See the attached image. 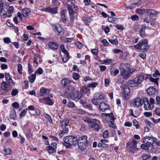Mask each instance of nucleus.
Here are the masks:
<instances>
[{
	"instance_id": "obj_1",
	"label": "nucleus",
	"mask_w": 160,
	"mask_h": 160,
	"mask_svg": "<svg viewBox=\"0 0 160 160\" xmlns=\"http://www.w3.org/2000/svg\"><path fill=\"white\" fill-rule=\"evenodd\" d=\"M78 143V138L76 136H69L64 138V145L67 148H70L72 145L75 146Z\"/></svg>"
},
{
	"instance_id": "obj_2",
	"label": "nucleus",
	"mask_w": 160,
	"mask_h": 160,
	"mask_svg": "<svg viewBox=\"0 0 160 160\" xmlns=\"http://www.w3.org/2000/svg\"><path fill=\"white\" fill-rule=\"evenodd\" d=\"M121 75L124 79H127L128 78V72L130 68V64L126 63H122L119 67Z\"/></svg>"
},
{
	"instance_id": "obj_3",
	"label": "nucleus",
	"mask_w": 160,
	"mask_h": 160,
	"mask_svg": "<svg viewBox=\"0 0 160 160\" xmlns=\"http://www.w3.org/2000/svg\"><path fill=\"white\" fill-rule=\"evenodd\" d=\"M87 138L88 137L86 136H83L79 139H78V147L82 151L85 150L88 145Z\"/></svg>"
},
{
	"instance_id": "obj_4",
	"label": "nucleus",
	"mask_w": 160,
	"mask_h": 160,
	"mask_svg": "<svg viewBox=\"0 0 160 160\" xmlns=\"http://www.w3.org/2000/svg\"><path fill=\"white\" fill-rule=\"evenodd\" d=\"M136 49H140L143 52H145L149 48L148 42L146 39H143L140 41L138 43L134 45Z\"/></svg>"
},
{
	"instance_id": "obj_5",
	"label": "nucleus",
	"mask_w": 160,
	"mask_h": 160,
	"mask_svg": "<svg viewBox=\"0 0 160 160\" xmlns=\"http://www.w3.org/2000/svg\"><path fill=\"white\" fill-rule=\"evenodd\" d=\"M138 142L134 139H132L131 142L127 144V147L130 152L134 153L138 150L137 148Z\"/></svg>"
},
{
	"instance_id": "obj_6",
	"label": "nucleus",
	"mask_w": 160,
	"mask_h": 160,
	"mask_svg": "<svg viewBox=\"0 0 160 160\" xmlns=\"http://www.w3.org/2000/svg\"><path fill=\"white\" fill-rule=\"evenodd\" d=\"M89 126L97 131H98L102 128L101 122L97 119H92L90 122Z\"/></svg>"
},
{
	"instance_id": "obj_7",
	"label": "nucleus",
	"mask_w": 160,
	"mask_h": 160,
	"mask_svg": "<svg viewBox=\"0 0 160 160\" xmlns=\"http://www.w3.org/2000/svg\"><path fill=\"white\" fill-rule=\"evenodd\" d=\"M62 52L63 53L64 55L62 56V58L63 62H66L69 58V55L68 51L65 48L64 46L62 45L60 46Z\"/></svg>"
},
{
	"instance_id": "obj_8",
	"label": "nucleus",
	"mask_w": 160,
	"mask_h": 160,
	"mask_svg": "<svg viewBox=\"0 0 160 160\" xmlns=\"http://www.w3.org/2000/svg\"><path fill=\"white\" fill-rule=\"evenodd\" d=\"M70 2L71 4V5L68 3L67 4V7L69 15H73L75 13H77L78 7L74 5H72V2Z\"/></svg>"
},
{
	"instance_id": "obj_9",
	"label": "nucleus",
	"mask_w": 160,
	"mask_h": 160,
	"mask_svg": "<svg viewBox=\"0 0 160 160\" xmlns=\"http://www.w3.org/2000/svg\"><path fill=\"white\" fill-rule=\"evenodd\" d=\"M121 88L123 90V95L125 98L128 99L130 92L128 87L126 85H123L121 86Z\"/></svg>"
},
{
	"instance_id": "obj_10",
	"label": "nucleus",
	"mask_w": 160,
	"mask_h": 160,
	"mask_svg": "<svg viewBox=\"0 0 160 160\" xmlns=\"http://www.w3.org/2000/svg\"><path fill=\"white\" fill-rule=\"evenodd\" d=\"M75 88L72 86L68 87L65 90V96L66 98H69L71 97L72 94V92L75 90Z\"/></svg>"
},
{
	"instance_id": "obj_11",
	"label": "nucleus",
	"mask_w": 160,
	"mask_h": 160,
	"mask_svg": "<svg viewBox=\"0 0 160 160\" xmlns=\"http://www.w3.org/2000/svg\"><path fill=\"white\" fill-rule=\"evenodd\" d=\"M142 102L143 104L144 103V107L145 110H148L149 109H152L153 108V106H152L150 104L147 98H143Z\"/></svg>"
},
{
	"instance_id": "obj_12",
	"label": "nucleus",
	"mask_w": 160,
	"mask_h": 160,
	"mask_svg": "<svg viewBox=\"0 0 160 160\" xmlns=\"http://www.w3.org/2000/svg\"><path fill=\"white\" fill-rule=\"evenodd\" d=\"M58 8L54 7L53 8L47 7L46 8H43L42 11L43 12H49L52 14H55L58 13Z\"/></svg>"
},
{
	"instance_id": "obj_13",
	"label": "nucleus",
	"mask_w": 160,
	"mask_h": 160,
	"mask_svg": "<svg viewBox=\"0 0 160 160\" xmlns=\"http://www.w3.org/2000/svg\"><path fill=\"white\" fill-rule=\"evenodd\" d=\"M50 90L48 89L44 88H42L40 89V92L41 96H50L52 98V95L50 94L49 93Z\"/></svg>"
},
{
	"instance_id": "obj_14",
	"label": "nucleus",
	"mask_w": 160,
	"mask_h": 160,
	"mask_svg": "<svg viewBox=\"0 0 160 160\" xmlns=\"http://www.w3.org/2000/svg\"><path fill=\"white\" fill-rule=\"evenodd\" d=\"M109 108L108 105L104 102H101L98 107V110L102 112H105L106 110H108Z\"/></svg>"
},
{
	"instance_id": "obj_15",
	"label": "nucleus",
	"mask_w": 160,
	"mask_h": 160,
	"mask_svg": "<svg viewBox=\"0 0 160 160\" xmlns=\"http://www.w3.org/2000/svg\"><path fill=\"white\" fill-rule=\"evenodd\" d=\"M132 102L133 106L135 107H138L140 105H142L143 104L142 99L139 98H137L133 100Z\"/></svg>"
},
{
	"instance_id": "obj_16",
	"label": "nucleus",
	"mask_w": 160,
	"mask_h": 160,
	"mask_svg": "<svg viewBox=\"0 0 160 160\" xmlns=\"http://www.w3.org/2000/svg\"><path fill=\"white\" fill-rule=\"evenodd\" d=\"M82 97V94H80L79 91H77L73 94H72L71 95V97H70L69 98H71L72 100L77 101L79 100Z\"/></svg>"
},
{
	"instance_id": "obj_17",
	"label": "nucleus",
	"mask_w": 160,
	"mask_h": 160,
	"mask_svg": "<svg viewBox=\"0 0 160 160\" xmlns=\"http://www.w3.org/2000/svg\"><path fill=\"white\" fill-rule=\"evenodd\" d=\"M143 143L140 146L141 148L142 149L148 150L151 146L148 143V141H146V139H144Z\"/></svg>"
},
{
	"instance_id": "obj_18",
	"label": "nucleus",
	"mask_w": 160,
	"mask_h": 160,
	"mask_svg": "<svg viewBox=\"0 0 160 160\" xmlns=\"http://www.w3.org/2000/svg\"><path fill=\"white\" fill-rule=\"evenodd\" d=\"M146 29V26L144 25H142L141 28H140L139 32L140 36L143 38L145 37L146 33L145 30Z\"/></svg>"
},
{
	"instance_id": "obj_19",
	"label": "nucleus",
	"mask_w": 160,
	"mask_h": 160,
	"mask_svg": "<svg viewBox=\"0 0 160 160\" xmlns=\"http://www.w3.org/2000/svg\"><path fill=\"white\" fill-rule=\"evenodd\" d=\"M53 27L54 31L57 32L59 34L61 33L63 31V28L59 24L54 25Z\"/></svg>"
},
{
	"instance_id": "obj_20",
	"label": "nucleus",
	"mask_w": 160,
	"mask_h": 160,
	"mask_svg": "<svg viewBox=\"0 0 160 160\" xmlns=\"http://www.w3.org/2000/svg\"><path fill=\"white\" fill-rule=\"evenodd\" d=\"M156 92V89L153 87H149L147 89V92L149 95L154 94Z\"/></svg>"
},
{
	"instance_id": "obj_21",
	"label": "nucleus",
	"mask_w": 160,
	"mask_h": 160,
	"mask_svg": "<svg viewBox=\"0 0 160 160\" xmlns=\"http://www.w3.org/2000/svg\"><path fill=\"white\" fill-rule=\"evenodd\" d=\"M48 46L50 49L52 50H56L58 47V44L53 42H50L49 43Z\"/></svg>"
},
{
	"instance_id": "obj_22",
	"label": "nucleus",
	"mask_w": 160,
	"mask_h": 160,
	"mask_svg": "<svg viewBox=\"0 0 160 160\" xmlns=\"http://www.w3.org/2000/svg\"><path fill=\"white\" fill-rule=\"evenodd\" d=\"M69 122V120L68 118H65L61 121V127L62 128L64 127H67Z\"/></svg>"
},
{
	"instance_id": "obj_23",
	"label": "nucleus",
	"mask_w": 160,
	"mask_h": 160,
	"mask_svg": "<svg viewBox=\"0 0 160 160\" xmlns=\"http://www.w3.org/2000/svg\"><path fill=\"white\" fill-rule=\"evenodd\" d=\"M144 78V76L142 74L139 75L138 77L135 78L136 81H137L138 85L141 83Z\"/></svg>"
},
{
	"instance_id": "obj_24",
	"label": "nucleus",
	"mask_w": 160,
	"mask_h": 160,
	"mask_svg": "<svg viewBox=\"0 0 160 160\" xmlns=\"http://www.w3.org/2000/svg\"><path fill=\"white\" fill-rule=\"evenodd\" d=\"M30 10L27 8L23 9L22 10V14L24 17L28 16L30 12Z\"/></svg>"
},
{
	"instance_id": "obj_25",
	"label": "nucleus",
	"mask_w": 160,
	"mask_h": 160,
	"mask_svg": "<svg viewBox=\"0 0 160 160\" xmlns=\"http://www.w3.org/2000/svg\"><path fill=\"white\" fill-rule=\"evenodd\" d=\"M128 84L129 86L131 87H136L139 85L135 78L133 80L129 81Z\"/></svg>"
},
{
	"instance_id": "obj_26",
	"label": "nucleus",
	"mask_w": 160,
	"mask_h": 160,
	"mask_svg": "<svg viewBox=\"0 0 160 160\" xmlns=\"http://www.w3.org/2000/svg\"><path fill=\"white\" fill-rule=\"evenodd\" d=\"M128 84L129 86L131 87H136L139 85L135 78L133 80L129 81Z\"/></svg>"
},
{
	"instance_id": "obj_27",
	"label": "nucleus",
	"mask_w": 160,
	"mask_h": 160,
	"mask_svg": "<svg viewBox=\"0 0 160 160\" xmlns=\"http://www.w3.org/2000/svg\"><path fill=\"white\" fill-rule=\"evenodd\" d=\"M46 150L50 154H52L56 152V150L52 148V146H49L46 147Z\"/></svg>"
},
{
	"instance_id": "obj_28",
	"label": "nucleus",
	"mask_w": 160,
	"mask_h": 160,
	"mask_svg": "<svg viewBox=\"0 0 160 160\" xmlns=\"http://www.w3.org/2000/svg\"><path fill=\"white\" fill-rule=\"evenodd\" d=\"M66 11L64 10L62 11L61 13L62 20L64 23H65L67 21L66 16Z\"/></svg>"
},
{
	"instance_id": "obj_29",
	"label": "nucleus",
	"mask_w": 160,
	"mask_h": 160,
	"mask_svg": "<svg viewBox=\"0 0 160 160\" xmlns=\"http://www.w3.org/2000/svg\"><path fill=\"white\" fill-rule=\"evenodd\" d=\"M43 100L45 101L47 104L49 105H52L53 104V102L49 97L43 98Z\"/></svg>"
},
{
	"instance_id": "obj_30",
	"label": "nucleus",
	"mask_w": 160,
	"mask_h": 160,
	"mask_svg": "<svg viewBox=\"0 0 160 160\" xmlns=\"http://www.w3.org/2000/svg\"><path fill=\"white\" fill-rule=\"evenodd\" d=\"M110 74L112 75L116 76L119 72L118 70L115 68H111L110 69Z\"/></svg>"
},
{
	"instance_id": "obj_31",
	"label": "nucleus",
	"mask_w": 160,
	"mask_h": 160,
	"mask_svg": "<svg viewBox=\"0 0 160 160\" xmlns=\"http://www.w3.org/2000/svg\"><path fill=\"white\" fill-rule=\"evenodd\" d=\"M114 60L111 59H104L102 61V63L105 64L111 65L113 62Z\"/></svg>"
},
{
	"instance_id": "obj_32",
	"label": "nucleus",
	"mask_w": 160,
	"mask_h": 160,
	"mask_svg": "<svg viewBox=\"0 0 160 160\" xmlns=\"http://www.w3.org/2000/svg\"><path fill=\"white\" fill-rule=\"evenodd\" d=\"M1 88L2 89L6 91L8 88V85L6 82L3 81L1 82Z\"/></svg>"
},
{
	"instance_id": "obj_33",
	"label": "nucleus",
	"mask_w": 160,
	"mask_h": 160,
	"mask_svg": "<svg viewBox=\"0 0 160 160\" xmlns=\"http://www.w3.org/2000/svg\"><path fill=\"white\" fill-rule=\"evenodd\" d=\"M154 137H148L145 139H146V141H148L149 144L151 146L155 142V139L154 138Z\"/></svg>"
},
{
	"instance_id": "obj_34",
	"label": "nucleus",
	"mask_w": 160,
	"mask_h": 160,
	"mask_svg": "<svg viewBox=\"0 0 160 160\" xmlns=\"http://www.w3.org/2000/svg\"><path fill=\"white\" fill-rule=\"evenodd\" d=\"M95 98L97 100L104 99V95L103 93H98L95 94Z\"/></svg>"
},
{
	"instance_id": "obj_35",
	"label": "nucleus",
	"mask_w": 160,
	"mask_h": 160,
	"mask_svg": "<svg viewBox=\"0 0 160 160\" xmlns=\"http://www.w3.org/2000/svg\"><path fill=\"white\" fill-rule=\"evenodd\" d=\"M70 82V81L67 78L63 79L62 81V84L63 86L66 87Z\"/></svg>"
},
{
	"instance_id": "obj_36",
	"label": "nucleus",
	"mask_w": 160,
	"mask_h": 160,
	"mask_svg": "<svg viewBox=\"0 0 160 160\" xmlns=\"http://www.w3.org/2000/svg\"><path fill=\"white\" fill-rule=\"evenodd\" d=\"M105 116H107L109 118L110 120L109 121H114L115 119L112 113H106Z\"/></svg>"
},
{
	"instance_id": "obj_37",
	"label": "nucleus",
	"mask_w": 160,
	"mask_h": 160,
	"mask_svg": "<svg viewBox=\"0 0 160 160\" xmlns=\"http://www.w3.org/2000/svg\"><path fill=\"white\" fill-rule=\"evenodd\" d=\"M36 78L35 74H33L30 75L29 77V82L31 83H33L34 81Z\"/></svg>"
},
{
	"instance_id": "obj_38",
	"label": "nucleus",
	"mask_w": 160,
	"mask_h": 160,
	"mask_svg": "<svg viewBox=\"0 0 160 160\" xmlns=\"http://www.w3.org/2000/svg\"><path fill=\"white\" fill-rule=\"evenodd\" d=\"M75 112L78 114H83L85 113V111L82 109H78L77 108H75Z\"/></svg>"
},
{
	"instance_id": "obj_39",
	"label": "nucleus",
	"mask_w": 160,
	"mask_h": 160,
	"mask_svg": "<svg viewBox=\"0 0 160 160\" xmlns=\"http://www.w3.org/2000/svg\"><path fill=\"white\" fill-rule=\"evenodd\" d=\"M150 80L152 82H153L157 84V86H158V81L159 80V78H154L152 77H150L149 78Z\"/></svg>"
},
{
	"instance_id": "obj_40",
	"label": "nucleus",
	"mask_w": 160,
	"mask_h": 160,
	"mask_svg": "<svg viewBox=\"0 0 160 160\" xmlns=\"http://www.w3.org/2000/svg\"><path fill=\"white\" fill-rule=\"evenodd\" d=\"M82 120L86 122L88 124V125L90 123V122L92 121V119L87 117H84L82 118Z\"/></svg>"
},
{
	"instance_id": "obj_41",
	"label": "nucleus",
	"mask_w": 160,
	"mask_h": 160,
	"mask_svg": "<svg viewBox=\"0 0 160 160\" xmlns=\"http://www.w3.org/2000/svg\"><path fill=\"white\" fill-rule=\"evenodd\" d=\"M26 135L28 139H29L32 137V134L31 133L30 129H29L27 130L26 133Z\"/></svg>"
},
{
	"instance_id": "obj_42",
	"label": "nucleus",
	"mask_w": 160,
	"mask_h": 160,
	"mask_svg": "<svg viewBox=\"0 0 160 160\" xmlns=\"http://www.w3.org/2000/svg\"><path fill=\"white\" fill-rule=\"evenodd\" d=\"M91 18L89 17L86 18L84 20V22L87 26L89 25V23L91 22Z\"/></svg>"
},
{
	"instance_id": "obj_43",
	"label": "nucleus",
	"mask_w": 160,
	"mask_h": 160,
	"mask_svg": "<svg viewBox=\"0 0 160 160\" xmlns=\"http://www.w3.org/2000/svg\"><path fill=\"white\" fill-rule=\"evenodd\" d=\"M108 19L109 22L114 23L116 22L117 19L116 18L112 17H109Z\"/></svg>"
},
{
	"instance_id": "obj_44",
	"label": "nucleus",
	"mask_w": 160,
	"mask_h": 160,
	"mask_svg": "<svg viewBox=\"0 0 160 160\" xmlns=\"http://www.w3.org/2000/svg\"><path fill=\"white\" fill-rule=\"evenodd\" d=\"M4 151L6 155H10L12 153V151L9 148H4Z\"/></svg>"
},
{
	"instance_id": "obj_45",
	"label": "nucleus",
	"mask_w": 160,
	"mask_h": 160,
	"mask_svg": "<svg viewBox=\"0 0 160 160\" xmlns=\"http://www.w3.org/2000/svg\"><path fill=\"white\" fill-rule=\"evenodd\" d=\"M67 106L69 108H73L75 107V105L72 101H70L68 102Z\"/></svg>"
},
{
	"instance_id": "obj_46",
	"label": "nucleus",
	"mask_w": 160,
	"mask_h": 160,
	"mask_svg": "<svg viewBox=\"0 0 160 160\" xmlns=\"http://www.w3.org/2000/svg\"><path fill=\"white\" fill-rule=\"evenodd\" d=\"M7 82L8 84L11 87L14 86L15 84V82L12 80V78L10 79L9 81H8Z\"/></svg>"
},
{
	"instance_id": "obj_47",
	"label": "nucleus",
	"mask_w": 160,
	"mask_h": 160,
	"mask_svg": "<svg viewBox=\"0 0 160 160\" xmlns=\"http://www.w3.org/2000/svg\"><path fill=\"white\" fill-rule=\"evenodd\" d=\"M98 84L97 82H94L88 85V88H95Z\"/></svg>"
},
{
	"instance_id": "obj_48",
	"label": "nucleus",
	"mask_w": 160,
	"mask_h": 160,
	"mask_svg": "<svg viewBox=\"0 0 160 160\" xmlns=\"http://www.w3.org/2000/svg\"><path fill=\"white\" fill-rule=\"evenodd\" d=\"M109 126L114 129L116 128V126L114 123V121H109Z\"/></svg>"
},
{
	"instance_id": "obj_49",
	"label": "nucleus",
	"mask_w": 160,
	"mask_h": 160,
	"mask_svg": "<svg viewBox=\"0 0 160 160\" xmlns=\"http://www.w3.org/2000/svg\"><path fill=\"white\" fill-rule=\"evenodd\" d=\"M91 52L95 56H97L98 53V51L97 49H91Z\"/></svg>"
},
{
	"instance_id": "obj_50",
	"label": "nucleus",
	"mask_w": 160,
	"mask_h": 160,
	"mask_svg": "<svg viewBox=\"0 0 160 160\" xmlns=\"http://www.w3.org/2000/svg\"><path fill=\"white\" fill-rule=\"evenodd\" d=\"M133 125L134 126H135L136 129H138L139 128V126L138 124V122L135 119L133 120Z\"/></svg>"
},
{
	"instance_id": "obj_51",
	"label": "nucleus",
	"mask_w": 160,
	"mask_h": 160,
	"mask_svg": "<svg viewBox=\"0 0 160 160\" xmlns=\"http://www.w3.org/2000/svg\"><path fill=\"white\" fill-rule=\"evenodd\" d=\"M109 42L111 43L112 44L114 45H117L118 42L117 39H109L108 40Z\"/></svg>"
},
{
	"instance_id": "obj_52",
	"label": "nucleus",
	"mask_w": 160,
	"mask_h": 160,
	"mask_svg": "<svg viewBox=\"0 0 160 160\" xmlns=\"http://www.w3.org/2000/svg\"><path fill=\"white\" fill-rule=\"evenodd\" d=\"M150 157V155L149 154H145L142 156L143 160H147L149 159Z\"/></svg>"
},
{
	"instance_id": "obj_53",
	"label": "nucleus",
	"mask_w": 160,
	"mask_h": 160,
	"mask_svg": "<svg viewBox=\"0 0 160 160\" xmlns=\"http://www.w3.org/2000/svg\"><path fill=\"white\" fill-rule=\"evenodd\" d=\"M45 117L48 120V122L51 123H52V121L50 116L49 115L46 114L45 115Z\"/></svg>"
},
{
	"instance_id": "obj_54",
	"label": "nucleus",
	"mask_w": 160,
	"mask_h": 160,
	"mask_svg": "<svg viewBox=\"0 0 160 160\" xmlns=\"http://www.w3.org/2000/svg\"><path fill=\"white\" fill-rule=\"evenodd\" d=\"M5 78L7 82L12 78L9 73L7 72H6L5 73Z\"/></svg>"
},
{
	"instance_id": "obj_55",
	"label": "nucleus",
	"mask_w": 160,
	"mask_h": 160,
	"mask_svg": "<svg viewBox=\"0 0 160 160\" xmlns=\"http://www.w3.org/2000/svg\"><path fill=\"white\" fill-rule=\"evenodd\" d=\"M18 91L17 89H13L12 91L11 94L12 96H15L18 94Z\"/></svg>"
},
{
	"instance_id": "obj_56",
	"label": "nucleus",
	"mask_w": 160,
	"mask_h": 160,
	"mask_svg": "<svg viewBox=\"0 0 160 160\" xmlns=\"http://www.w3.org/2000/svg\"><path fill=\"white\" fill-rule=\"evenodd\" d=\"M108 136L109 133L108 131V130L105 131L102 135L103 137L105 138L108 137Z\"/></svg>"
},
{
	"instance_id": "obj_57",
	"label": "nucleus",
	"mask_w": 160,
	"mask_h": 160,
	"mask_svg": "<svg viewBox=\"0 0 160 160\" xmlns=\"http://www.w3.org/2000/svg\"><path fill=\"white\" fill-rule=\"evenodd\" d=\"M156 104L160 107V97L159 96H157L156 98Z\"/></svg>"
},
{
	"instance_id": "obj_58",
	"label": "nucleus",
	"mask_w": 160,
	"mask_h": 160,
	"mask_svg": "<svg viewBox=\"0 0 160 160\" xmlns=\"http://www.w3.org/2000/svg\"><path fill=\"white\" fill-rule=\"evenodd\" d=\"M131 18L132 21H135L136 20H138L139 19V18L138 15H135L132 16Z\"/></svg>"
},
{
	"instance_id": "obj_59",
	"label": "nucleus",
	"mask_w": 160,
	"mask_h": 160,
	"mask_svg": "<svg viewBox=\"0 0 160 160\" xmlns=\"http://www.w3.org/2000/svg\"><path fill=\"white\" fill-rule=\"evenodd\" d=\"M13 10L14 7L12 6H10L8 9L7 12L8 13L10 14L13 12Z\"/></svg>"
},
{
	"instance_id": "obj_60",
	"label": "nucleus",
	"mask_w": 160,
	"mask_h": 160,
	"mask_svg": "<svg viewBox=\"0 0 160 160\" xmlns=\"http://www.w3.org/2000/svg\"><path fill=\"white\" fill-rule=\"evenodd\" d=\"M72 77L73 79L77 80L79 78V75L76 73H73Z\"/></svg>"
},
{
	"instance_id": "obj_61",
	"label": "nucleus",
	"mask_w": 160,
	"mask_h": 160,
	"mask_svg": "<svg viewBox=\"0 0 160 160\" xmlns=\"http://www.w3.org/2000/svg\"><path fill=\"white\" fill-rule=\"evenodd\" d=\"M96 98H93L91 100V102L92 103L96 106H97L98 104V102L97 101Z\"/></svg>"
},
{
	"instance_id": "obj_62",
	"label": "nucleus",
	"mask_w": 160,
	"mask_h": 160,
	"mask_svg": "<svg viewBox=\"0 0 160 160\" xmlns=\"http://www.w3.org/2000/svg\"><path fill=\"white\" fill-rule=\"evenodd\" d=\"M136 12L138 14H139L142 15L144 13L143 10L140 8L136 9Z\"/></svg>"
},
{
	"instance_id": "obj_63",
	"label": "nucleus",
	"mask_w": 160,
	"mask_h": 160,
	"mask_svg": "<svg viewBox=\"0 0 160 160\" xmlns=\"http://www.w3.org/2000/svg\"><path fill=\"white\" fill-rule=\"evenodd\" d=\"M155 112L156 115L160 116V109L159 108H156L155 110Z\"/></svg>"
},
{
	"instance_id": "obj_64",
	"label": "nucleus",
	"mask_w": 160,
	"mask_h": 160,
	"mask_svg": "<svg viewBox=\"0 0 160 160\" xmlns=\"http://www.w3.org/2000/svg\"><path fill=\"white\" fill-rule=\"evenodd\" d=\"M4 42L5 43H9L11 42L10 38H5L3 39Z\"/></svg>"
}]
</instances>
